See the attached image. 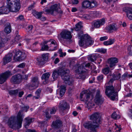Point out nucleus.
Listing matches in <instances>:
<instances>
[{"mask_svg": "<svg viewBox=\"0 0 132 132\" xmlns=\"http://www.w3.org/2000/svg\"><path fill=\"white\" fill-rule=\"evenodd\" d=\"M89 119L92 121H87L83 124L84 127L92 132H97L96 128L100 123L101 114L98 112L94 113L89 117Z\"/></svg>", "mask_w": 132, "mask_h": 132, "instance_id": "f257e3e1", "label": "nucleus"}, {"mask_svg": "<svg viewBox=\"0 0 132 132\" xmlns=\"http://www.w3.org/2000/svg\"><path fill=\"white\" fill-rule=\"evenodd\" d=\"M6 6L0 7V15L7 14L9 12H16L20 8L19 0H7Z\"/></svg>", "mask_w": 132, "mask_h": 132, "instance_id": "f03ea898", "label": "nucleus"}, {"mask_svg": "<svg viewBox=\"0 0 132 132\" xmlns=\"http://www.w3.org/2000/svg\"><path fill=\"white\" fill-rule=\"evenodd\" d=\"M24 116L22 111H19L16 117L13 116L9 119L7 122L8 125L13 129H16L21 128Z\"/></svg>", "mask_w": 132, "mask_h": 132, "instance_id": "7ed1b4c3", "label": "nucleus"}, {"mask_svg": "<svg viewBox=\"0 0 132 132\" xmlns=\"http://www.w3.org/2000/svg\"><path fill=\"white\" fill-rule=\"evenodd\" d=\"M77 37L80 39L79 44L80 46L86 48L93 44L94 40L88 35H84L82 31H80L78 33Z\"/></svg>", "mask_w": 132, "mask_h": 132, "instance_id": "20e7f679", "label": "nucleus"}, {"mask_svg": "<svg viewBox=\"0 0 132 132\" xmlns=\"http://www.w3.org/2000/svg\"><path fill=\"white\" fill-rule=\"evenodd\" d=\"M93 97L92 95L89 93L87 90L82 92L80 96L81 100L84 101L86 106L89 108L94 105V104L92 101Z\"/></svg>", "mask_w": 132, "mask_h": 132, "instance_id": "39448f33", "label": "nucleus"}, {"mask_svg": "<svg viewBox=\"0 0 132 132\" xmlns=\"http://www.w3.org/2000/svg\"><path fill=\"white\" fill-rule=\"evenodd\" d=\"M105 93L106 95L112 100H114L117 96V93L114 91L113 86H106Z\"/></svg>", "mask_w": 132, "mask_h": 132, "instance_id": "423d86ee", "label": "nucleus"}, {"mask_svg": "<svg viewBox=\"0 0 132 132\" xmlns=\"http://www.w3.org/2000/svg\"><path fill=\"white\" fill-rule=\"evenodd\" d=\"M13 56V59L16 61H19L24 59L26 57V55L24 53H22L18 50H14L13 52H11Z\"/></svg>", "mask_w": 132, "mask_h": 132, "instance_id": "0eeeda50", "label": "nucleus"}, {"mask_svg": "<svg viewBox=\"0 0 132 132\" xmlns=\"http://www.w3.org/2000/svg\"><path fill=\"white\" fill-rule=\"evenodd\" d=\"M69 72V70L63 69L61 75V78L64 81H67V83L69 85H71L72 84L73 80V79L70 78V76L68 75V73Z\"/></svg>", "mask_w": 132, "mask_h": 132, "instance_id": "6e6552de", "label": "nucleus"}, {"mask_svg": "<svg viewBox=\"0 0 132 132\" xmlns=\"http://www.w3.org/2000/svg\"><path fill=\"white\" fill-rule=\"evenodd\" d=\"M44 11L47 13L53 14L54 12L61 13L60 9L58 7V5L55 4L51 6L50 9L47 7H45Z\"/></svg>", "mask_w": 132, "mask_h": 132, "instance_id": "1a4fd4ad", "label": "nucleus"}, {"mask_svg": "<svg viewBox=\"0 0 132 132\" xmlns=\"http://www.w3.org/2000/svg\"><path fill=\"white\" fill-rule=\"evenodd\" d=\"M105 22V20L104 18L95 20L92 23V27L91 28L92 30H93L94 28H98L101 26L104 25Z\"/></svg>", "mask_w": 132, "mask_h": 132, "instance_id": "9d476101", "label": "nucleus"}, {"mask_svg": "<svg viewBox=\"0 0 132 132\" xmlns=\"http://www.w3.org/2000/svg\"><path fill=\"white\" fill-rule=\"evenodd\" d=\"M96 93L94 101L96 104L99 105L103 103L104 99L100 94V91L99 90H97Z\"/></svg>", "mask_w": 132, "mask_h": 132, "instance_id": "9b49d317", "label": "nucleus"}, {"mask_svg": "<svg viewBox=\"0 0 132 132\" xmlns=\"http://www.w3.org/2000/svg\"><path fill=\"white\" fill-rule=\"evenodd\" d=\"M44 44H47L50 46V51H54L57 49V45L55 44V41L53 40H46L44 41Z\"/></svg>", "mask_w": 132, "mask_h": 132, "instance_id": "f8f14e48", "label": "nucleus"}, {"mask_svg": "<svg viewBox=\"0 0 132 132\" xmlns=\"http://www.w3.org/2000/svg\"><path fill=\"white\" fill-rule=\"evenodd\" d=\"M11 75V72L9 71L0 74V84L4 83L6 81L7 78Z\"/></svg>", "mask_w": 132, "mask_h": 132, "instance_id": "ddd939ff", "label": "nucleus"}, {"mask_svg": "<svg viewBox=\"0 0 132 132\" xmlns=\"http://www.w3.org/2000/svg\"><path fill=\"white\" fill-rule=\"evenodd\" d=\"M6 38L5 36H3L1 34V35H0V54L3 51L2 48L4 46L5 44L8 40Z\"/></svg>", "mask_w": 132, "mask_h": 132, "instance_id": "4468645a", "label": "nucleus"}, {"mask_svg": "<svg viewBox=\"0 0 132 132\" xmlns=\"http://www.w3.org/2000/svg\"><path fill=\"white\" fill-rule=\"evenodd\" d=\"M39 81L37 77H34L32 79L31 84L29 86V89L32 90L35 89L38 86Z\"/></svg>", "mask_w": 132, "mask_h": 132, "instance_id": "2eb2a0df", "label": "nucleus"}, {"mask_svg": "<svg viewBox=\"0 0 132 132\" xmlns=\"http://www.w3.org/2000/svg\"><path fill=\"white\" fill-rule=\"evenodd\" d=\"M60 35L62 38L65 39H70L72 37L71 32L67 30L62 31Z\"/></svg>", "mask_w": 132, "mask_h": 132, "instance_id": "dca6fc26", "label": "nucleus"}, {"mask_svg": "<svg viewBox=\"0 0 132 132\" xmlns=\"http://www.w3.org/2000/svg\"><path fill=\"white\" fill-rule=\"evenodd\" d=\"M108 62L110 68L111 69V70H112L116 65V63L118 62V60L117 58L112 57L108 59Z\"/></svg>", "mask_w": 132, "mask_h": 132, "instance_id": "f3484780", "label": "nucleus"}, {"mask_svg": "<svg viewBox=\"0 0 132 132\" xmlns=\"http://www.w3.org/2000/svg\"><path fill=\"white\" fill-rule=\"evenodd\" d=\"M119 28V26L116 24H113L108 26L107 29L109 32H112L117 31Z\"/></svg>", "mask_w": 132, "mask_h": 132, "instance_id": "a211bd4d", "label": "nucleus"}, {"mask_svg": "<svg viewBox=\"0 0 132 132\" xmlns=\"http://www.w3.org/2000/svg\"><path fill=\"white\" fill-rule=\"evenodd\" d=\"M22 78L20 74L13 76L11 78V82L14 84H18Z\"/></svg>", "mask_w": 132, "mask_h": 132, "instance_id": "6ab92c4d", "label": "nucleus"}, {"mask_svg": "<svg viewBox=\"0 0 132 132\" xmlns=\"http://www.w3.org/2000/svg\"><path fill=\"white\" fill-rule=\"evenodd\" d=\"M70 106L68 104L64 101H60L59 106L60 109L62 111H64L66 109H69Z\"/></svg>", "mask_w": 132, "mask_h": 132, "instance_id": "aec40b11", "label": "nucleus"}, {"mask_svg": "<svg viewBox=\"0 0 132 132\" xmlns=\"http://www.w3.org/2000/svg\"><path fill=\"white\" fill-rule=\"evenodd\" d=\"M63 69H60L59 70H54L52 74V76L54 79H56L60 75H61V76Z\"/></svg>", "mask_w": 132, "mask_h": 132, "instance_id": "412c9836", "label": "nucleus"}, {"mask_svg": "<svg viewBox=\"0 0 132 132\" xmlns=\"http://www.w3.org/2000/svg\"><path fill=\"white\" fill-rule=\"evenodd\" d=\"M12 53L10 52L3 58V64L4 65L10 62L12 60Z\"/></svg>", "mask_w": 132, "mask_h": 132, "instance_id": "4be33fe9", "label": "nucleus"}, {"mask_svg": "<svg viewBox=\"0 0 132 132\" xmlns=\"http://www.w3.org/2000/svg\"><path fill=\"white\" fill-rule=\"evenodd\" d=\"M48 54H43L42 55V58L38 61V63L40 65L44 64L45 61L47 60L48 58Z\"/></svg>", "mask_w": 132, "mask_h": 132, "instance_id": "5701e85b", "label": "nucleus"}, {"mask_svg": "<svg viewBox=\"0 0 132 132\" xmlns=\"http://www.w3.org/2000/svg\"><path fill=\"white\" fill-rule=\"evenodd\" d=\"M90 65V64L89 63H88L87 64H85V63H83L82 65H80L78 67V70H77L76 71L77 72L79 73H82L83 72L86 71V69L84 67H88Z\"/></svg>", "mask_w": 132, "mask_h": 132, "instance_id": "b1692460", "label": "nucleus"}, {"mask_svg": "<svg viewBox=\"0 0 132 132\" xmlns=\"http://www.w3.org/2000/svg\"><path fill=\"white\" fill-rule=\"evenodd\" d=\"M125 11L126 13L127 17L130 20H132V8L126 7Z\"/></svg>", "mask_w": 132, "mask_h": 132, "instance_id": "393cba45", "label": "nucleus"}, {"mask_svg": "<svg viewBox=\"0 0 132 132\" xmlns=\"http://www.w3.org/2000/svg\"><path fill=\"white\" fill-rule=\"evenodd\" d=\"M121 129V128L120 127V125H118L116 123L114 124V126L113 129L112 130V129L109 128L107 131V132H119Z\"/></svg>", "mask_w": 132, "mask_h": 132, "instance_id": "a878e982", "label": "nucleus"}, {"mask_svg": "<svg viewBox=\"0 0 132 132\" xmlns=\"http://www.w3.org/2000/svg\"><path fill=\"white\" fill-rule=\"evenodd\" d=\"M25 122L24 126L26 128H27L28 127L30 123L34 121V119L32 118L28 117L25 118Z\"/></svg>", "mask_w": 132, "mask_h": 132, "instance_id": "bb28decb", "label": "nucleus"}, {"mask_svg": "<svg viewBox=\"0 0 132 132\" xmlns=\"http://www.w3.org/2000/svg\"><path fill=\"white\" fill-rule=\"evenodd\" d=\"M61 125V121L59 120H57L53 122L52 126L53 127L56 128L60 127Z\"/></svg>", "mask_w": 132, "mask_h": 132, "instance_id": "cd10ccee", "label": "nucleus"}, {"mask_svg": "<svg viewBox=\"0 0 132 132\" xmlns=\"http://www.w3.org/2000/svg\"><path fill=\"white\" fill-rule=\"evenodd\" d=\"M32 14L36 18L40 19L41 17L42 13L41 12H38L35 10H33L32 11Z\"/></svg>", "mask_w": 132, "mask_h": 132, "instance_id": "c85d7f7f", "label": "nucleus"}, {"mask_svg": "<svg viewBox=\"0 0 132 132\" xmlns=\"http://www.w3.org/2000/svg\"><path fill=\"white\" fill-rule=\"evenodd\" d=\"M66 86L64 85H62L60 87V95L62 97L64 94L66 90Z\"/></svg>", "mask_w": 132, "mask_h": 132, "instance_id": "c756f323", "label": "nucleus"}, {"mask_svg": "<svg viewBox=\"0 0 132 132\" xmlns=\"http://www.w3.org/2000/svg\"><path fill=\"white\" fill-rule=\"evenodd\" d=\"M114 42V39H110L104 42L103 44L105 46L111 45Z\"/></svg>", "mask_w": 132, "mask_h": 132, "instance_id": "7c9ffc66", "label": "nucleus"}, {"mask_svg": "<svg viewBox=\"0 0 132 132\" xmlns=\"http://www.w3.org/2000/svg\"><path fill=\"white\" fill-rule=\"evenodd\" d=\"M82 6L85 8H87L90 7V2L88 1H83L82 4Z\"/></svg>", "mask_w": 132, "mask_h": 132, "instance_id": "2f4dec72", "label": "nucleus"}, {"mask_svg": "<svg viewBox=\"0 0 132 132\" xmlns=\"http://www.w3.org/2000/svg\"><path fill=\"white\" fill-rule=\"evenodd\" d=\"M20 39V37L16 36L14 39L12 40L11 42V44L12 45H14L17 44L19 42Z\"/></svg>", "mask_w": 132, "mask_h": 132, "instance_id": "473e14b6", "label": "nucleus"}, {"mask_svg": "<svg viewBox=\"0 0 132 132\" xmlns=\"http://www.w3.org/2000/svg\"><path fill=\"white\" fill-rule=\"evenodd\" d=\"M82 27V22H79L76 24L75 30L76 31H78L81 29Z\"/></svg>", "mask_w": 132, "mask_h": 132, "instance_id": "72a5a7b5", "label": "nucleus"}, {"mask_svg": "<svg viewBox=\"0 0 132 132\" xmlns=\"http://www.w3.org/2000/svg\"><path fill=\"white\" fill-rule=\"evenodd\" d=\"M4 31L6 34L10 33L11 32V28L10 25H8L5 27Z\"/></svg>", "mask_w": 132, "mask_h": 132, "instance_id": "f704fd0d", "label": "nucleus"}, {"mask_svg": "<svg viewBox=\"0 0 132 132\" xmlns=\"http://www.w3.org/2000/svg\"><path fill=\"white\" fill-rule=\"evenodd\" d=\"M96 56L95 55L92 54L89 55L88 57V60L92 62H94L96 60Z\"/></svg>", "mask_w": 132, "mask_h": 132, "instance_id": "c9c22d12", "label": "nucleus"}, {"mask_svg": "<svg viewBox=\"0 0 132 132\" xmlns=\"http://www.w3.org/2000/svg\"><path fill=\"white\" fill-rule=\"evenodd\" d=\"M9 93L11 95H16L18 93V90L17 89L11 90L9 91Z\"/></svg>", "mask_w": 132, "mask_h": 132, "instance_id": "e433bc0d", "label": "nucleus"}, {"mask_svg": "<svg viewBox=\"0 0 132 132\" xmlns=\"http://www.w3.org/2000/svg\"><path fill=\"white\" fill-rule=\"evenodd\" d=\"M43 45L42 47L41 50L42 51H49L50 46L47 45H46V44H44V42L43 43Z\"/></svg>", "mask_w": 132, "mask_h": 132, "instance_id": "4c0bfd02", "label": "nucleus"}, {"mask_svg": "<svg viewBox=\"0 0 132 132\" xmlns=\"http://www.w3.org/2000/svg\"><path fill=\"white\" fill-rule=\"evenodd\" d=\"M41 90L40 89H38L35 92V94L36 96H34L33 98H35V99H38L40 97L39 94L41 92Z\"/></svg>", "mask_w": 132, "mask_h": 132, "instance_id": "58836bf2", "label": "nucleus"}, {"mask_svg": "<svg viewBox=\"0 0 132 132\" xmlns=\"http://www.w3.org/2000/svg\"><path fill=\"white\" fill-rule=\"evenodd\" d=\"M50 76V74L49 73H45L42 75V79H44L46 80L49 78Z\"/></svg>", "mask_w": 132, "mask_h": 132, "instance_id": "ea45409f", "label": "nucleus"}, {"mask_svg": "<svg viewBox=\"0 0 132 132\" xmlns=\"http://www.w3.org/2000/svg\"><path fill=\"white\" fill-rule=\"evenodd\" d=\"M97 4L96 2L95 1H92L91 2H90V8H93L96 7Z\"/></svg>", "mask_w": 132, "mask_h": 132, "instance_id": "a19ab883", "label": "nucleus"}, {"mask_svg": "<svg viewBox=\"0 0 132 132\" xmlns=\"http://www.w3.org/2000/svg\"><path fill=\"white\" fill-rule=\"evenodd\" d=\"M111 117L114 119H118L120 118V116L118 115L116 113V112H114L112 114Z\"/></svg>", "mask_w": 132, "mask_h": 132, "instance_id": "79ce46f5", "label": "nucleus"}, {"mask_svg": "<svg viewBox=\"0 0 132 132\" xmlns=\"http://www.w3.org/2000/svg\"><path fill=\"white\" fill-rule=\"evenodd\" d=\"M90 14L92 15V16L94 17H98L99 15V12L97 11H92L90 12Z\"/></svg>", "mask_w": 132, "mask_h": 132, "instance_id": "37998d69", "label": "nucleus"}, {"mask_svg": "<svg viewBox=\"0 0 132 132\" xmlns=\"http://www.w3.org/2000/svg\"><path fill=\"white\" fill-rule=\"evenodd\" d=\"M78 68L77 69H76L75 71L76 73L77 74H78V75H79V77H78V78L80 79H85V76L83 74H82L81 73H83L84 72H83L82 73H79L78 72H77L76 71V70H78Z\"/></svg>", "mask_w": 132, "mask_h": 132, "instance_id": "c03bdc74", "label": "nucleus"}, {"mask_svg": "<svg viewBox=\"0 0 132 132\" xmlns=\"http://www.w3.org/2000/svg\"><path fill=\"white\" fill-rule=\"evenodd\" d=\"M106 50L103 48H98L96 50L97 52L101 53H104L106 52Z\"/></svg>", "mask_w": 132, "mask_h": 132, "instance_id": "a18cd8bd", "label": "nucleus"}, {"mask_svg": "<svg viewBox=\"0 0 132 132\" xmlns=\"http://www.w3.org/2000/svg\"><path fill=\"white\" fill-rule=\"evenodd\" d=\"M120 74L119 73H118L116 76L115 75H114L113 76V77L114 80L119 79L120 78Z\"/></svg>", "mask_w": 132, "mask_h": 132, "instance_id": "49530a36", "label": "nucleus"}, {"mask_svg": "<svg viewBox=\"0 0 132 132\" xmlns=\"http://www.w3.org/2000/svg\"><path fill=\"white\" fill-rule=\"evenodd\" d=\"M109 68L108 67L103 69L102 71L103 73L104 74H106L109 73Z\"/></svg>", "mask_w": 132, "mask_h": 132, "instance_id": "de8ad7c7", "label": "nucleus"}, {"mask_svg": "<svg viewBox=\"0 0 132 132\" xmlns=\"http://www.w3.org/2000/svg\"><path fill=\"white\" fill-rule=\"evenodd\" d=\"M97 79L99 82H102L103 81V75H101L97 77Z\"/></svg>", "mask_w": 132, "mask_h": 132, "instance_id": "09e8293b", "label": "nucleus"}, {"mask_svg": "<svg viewBox=\"0 0 132 132\" xmlns=\"http://www.w3.org/2000/svg\"><path fill=\"white\" fill-rule=\"evenodd\" d=\"M117 0H105V3L107 4H109L110 3H114L117 1Z\"/></svg>", "mask_w": 132, "mask_h": 132, "instance_id": "8fccbe9b", "label": "nucleus"}, {"mask_svg": "<svg viewBox=\"0 0 132 132\" xmlns=\"http://www.w3.org/2000/svg\"><path fill=\"white\" fill-rule=\"evenodd\" d=\"M108 38L107 36L102 37L100 38V40L101 41H103L107 39Z\"/></svg>", "mask_w": 132, "mask_h": 132, "instance_id": "3c124183", "label": "nucleus"}, {"mask_svg": "<svg viewBox=\"0 0 132 132\" xmlns=\"http://www.w3.org/2000/svg\"><path fill=\"white\" fill-rule=\"evenodd\" d=\"M25 63H23L19 65L17 67L20 68H23L25 66Z\"/></svg>", "mask_w": 132, "mask_h": 132, "instance_id": "603ef678", "label": "nucleus"}, {"mask_svg": "<svg viewBox=\"0 0 132 132\" xmlns=\"http://www.w3.org/2000/svg\"><path fill=\"white\" fill-rule=\"evenodd\" d=\"M56 110L54 108H53L50 110V113L51 114H53L55 113L56 112Z\"/></svg>", "mask_w": 132, "mask_h": 132, "instance_id": "864d4df0", "label": "nucleus"}, {"mask_svg": "<svg viewBox=\"0 0 132 132\" xmlns=\"http://www.w3.org/2000/svg\"><path fill=\"white\" fill-rule=\"evenodd\" d=\"M83 17L86 19H88L90 18V17L89 15L87 14H84L83 15Z\"/></svg>", "mask_w": 132, "mask_h": 132, "instance_id": "5fc2aeb1", "label": "nucleus"}, {"mask_svg": "<svg viewBox=\"0 0 132 132\" xmlns=\"http://www.w3.org/2000/svg\"><path fill=\"white\" fill-rule=\"evenodd\" d=\"M79 2L78 0H72V2L73 4H77Z\"/></svg>", "mask_w": 132, "mask_h": 132, "instance_id": "6e6d98bb", "label": "nucleus"}, {"mask_svg": "<svg viewBox=\"0 0 132 132\" xmlns=\"http://www.w3.org/2000/svg\"><path fill=\"white\" fill-rule=\"evenodd\" d=\"M127 75L126 73L124 74L121 77V80H123L125 79L126 77L127 76Z\"/></svg>", "mask_w": 132, "mask_h": 132, "instance_id": "4d7b16f0", "label": "nucleus"}, {"mask_svg": "<svg viewBox=\"0 0 132 132\" xmlns=\"http://www.w3.org/2000/svg\"><path fill=\"white\" fill-rule=\"evenodd\" d=\"M23 94L24 92L22 91L19 92V96L20 97H21L22 95H23Z\"/></svg>", "mask_w": 132, "mask_h": 132, "instance_id": "13d9d810", "label": "nucleus"}, {"mask_svg": "<svg viewBox=\"0 0 132 132\" xmlns=\"http://www.w3.org/2000/svg\"><path fill=\"white\" fill-rule=\"evenodd\" d=\"M66 55V53L65 52L63 53L61 52L60 53V57H63L65 56Z\"/></svg>", "mask_w": 132, "mask_h": 132, "instance_id": "bf43d9fd", "label": "nucleus"}, {"mask_svg": "<svg viewBox=\"0 0 132 132\" xmlns=\"http://www.w3.org/2000/svg\"><path fill=\"white\" fill-rule=\"evenodd\" d=\"M18 19H19L20 20H22L24 18L23 16L22 15H20L19 17L17 18Z\"/></svg>", "mask_w": 132, "mask_h": 132, "instance_id": "052dcab7", "label": "nucleus"}, {"mask_svg": "<svg viewBox=\"0 0 132 132\" xmlns=\"http://www.w3.org/2000/svg\"><path fill=\"white\" fill-rule=\"evenodd\" d=\"M29 107L28 106H24V107L23 108V110L25 112H27V110L28 109H29Z\"/></svg>", "mask_w": 132, "mask_h": 132, "instance_id": "680f3d73", "label": "nucleus"}, {"mask_svg": "<svg viewBox=\"0 0 132 132\" xmlns=\"http://www.w3.org/2000/svg\"><path fill=\"white\" fill-rule=\"evenodd\" d=\"M33 27L32 25H30L28 27V29L29 30L30 32H31V30L32 29Z\"/></svg>", "mask_w": 132, "mask_h": 132, "instance_id": "e2e57ef3", "label": "nucleus"}, {"mask_svg": "<svg viewBox=\"0 0 132 132\" xmlns=\"http://www.w3.org/2000/svg\"><path fill=\"white\" fill-rule=\"evenodd\" d=\"M34 5H31L28 7V10H30L34 8Z\"/></svg>", "mask_w": 132, "mask_h": 132, "instance_id": "0e129e2a", "label": "nucleus"}, {"mask_svg": "<svg viewBox=\"0 0 132 132\" xmlns=\"http://www.w3.org/2000/svg\"><path fill=\"white\" fill-rule=\"evenodd\" d=\"M77 11V9L76 7H73L71 11L72 12H75Z\"/></svg>", "mask_w": 132, "mask_h": 132, "instance_id": "69168bd1", "label": "nucleus"}, {"mask_svg": "<svg viewBox=\"0 0 132 132\" xmlns=\"http://www.w3.org/2000/svg\"><path fill=\"white\" fill-rule=\"evenodd\" d=\"M59 61V60L58 58H56L55 61L54 63L55 64H56L58 63Z\"/></svg>", "mask_w": 132, "mask_h": 132, "instance_id": "338daca9", "label": "nucleus"}, {"mask_svg": "<svg viewBox=\"0 0 132 132\" xmlns=\"http://www.w3.org/2000/svg\"><path fill=\"white\" fill-rule=\"evenodd\" d=\"M46 118L48 119L50 118L51 117L48 112H46Z\"/></svg>", "mask_w": 132, "mask_h": 132, "instance_id": "774afa93", "label": "nucleus"}]
</instances>
